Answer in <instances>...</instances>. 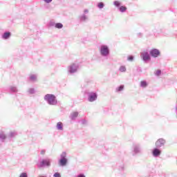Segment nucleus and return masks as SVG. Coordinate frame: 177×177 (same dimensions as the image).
Here are the masks:
<instances>
[{
    "label": "nucleus",
    "mask_w": 177,
    "mask_h": 177,
    "mask_svg": "<svg viewBox=\"0 0 177 177\" xmlns=\"http://www.w3.org/2000/svg\"><path fill=\"white\" fill-rule=\"evenodd\" d=\"M161 55L160 50L157 48H152L150 50L149 53L147 50H144L140 53V57L144 63H149L151 60V57H158Z\"/></svg>",
    "instance_id": "1"
},
{
    "label": "nucleus",
    "mask_w": 177,
    "mask_h": 177,
    "mask_svg": "<svg viewBox=\"0 0 177 177\" xmlns=\"http://www.w3.org/2000/svg\"><path fill=\"white\" fill-rule=\"evenodd\" d=\"M44 99L49 106H57V98L53 94H46L44 95Z\"/></svg>",
    "instance_id": "2"
},
{
    "label": "nucleus",
    "mask_w": 177,
    "mask_h": 177,
    "mask_svg": "<svg viewBox=\"0 0 177 177\" xmlns=\"http://www.w3.org/2000/svg\"><path fill=\"white\" fill-rule=\"evenodd\" d=\"M99 53L102 57L110 56V47L106 44H101L99 47Z\"/></svg>",
    "instance_id": "3"
},
{
    "label": "nucleus",
    "mask_w": 177,
    "mask_h": 177,
    "mask_svg": "<svg viewBox=\"0 0 177 177\" xmlns=\"http://www.w3.org/2000/svg\"><path fill=\"white\" fill-rule=\"evenodd\" d=\"M78 70H80V64L78 63H73L67 67L69 75H74V74L78 73Z\"/></svg>",
    "instance_id": "4"
},
{
    "label": "nucleus",
    "mask_w": 177,
    "mask_h": 177,
    "mask_svg": "<svg viewBox=\"0 0 177 177\" xmlns=\"http://www.w3.org/2000/svg\"><path fill=\"white\" fill-rule=\"evenodd\" d=\"M67 162H68V160L67 159V153L64 151L60 154L59 165V167H66L67 165Z\"/></svg>",
    "instance_id": "5"
},
{
    "label": "nucleus",
    "mask_w": 177,
    "mask_h": 177,
    "mask_svg": "<svg viewBox=\"0 0 177 177\" xmlns=\"http://www.w3.org/2000/svg\"><path fill=\"white\" fill-rule=\"evenodd\" d=\"M51 162H52V160L49 158L39 160V162H37V168H39V169L45 168V167H50Z\"/></svg>",
    "instance_id": "6"
},
{
    "label": "nucleus",
    "mask_w": 177,
    "mask_h": 177,
    "mask_svg": "<svg viewBox=\"0 0 177 177\" xmlns=\"http://www.w3.org/2000/svg\"><path fill=\"white\" fill-rule=\"evenodd\" d=\"M88 13H89V10L84 9L83 13L79 16L80 21H81V23H86V21L89 20Z\"/></svg>",
    "instance_id": "7"
},
{
    "label": "nucleus",
    "mask_w": 177,
    "mask_h": 177,
    "mask_svg": "<svg viewBox=\"0 0 177 177\" xmlns=\"http://www.w3.org/2000/svg\"><path fill=\"white\" fill-rule=\"evenodd\" d=\"M142 153V145L139 143H136L133 145L132 155L138 156Z\"/></svg>",
    "instance_id": "8"
},
{
    "label": "nucleus",
    "mask_w": 177,
    "mask_h": 177,
    "mask_svg": "<svg viewBox=\"0 0 177 177\" xmlns=\"http://www.w3.org/2000/svg\"><path fill=\"white\" fill-rule=\"evenodd\" d=\"M87 100L91 103L95 102V100H97V93L93 92L88 93Z\"/></svg>",
    "instance_id": "9"
},
{
    "label": "nucleus",
    "mask_w": 177,
    "mask_h": 177,
    "mask_svg": "<svg viewBox=\"0 0 177 177\" xmlns=\"http://www.w3.org/2000/svg\"><path fill=\"white\" fill-rule=\"evenodd\" d=\"M28 80L30 82H38V74L30 73Z\"/></svg>",
    "instance_id": "10"
},
{
    "label": "nucleus",
    "mask_w": 177,
    "mask_h": 177,
    "mask_svg": "<svg viewBox=\"0 0 177 177\" xmlns=\"http://www.w3.org/2000/svg\"><path fill=\"white\" fill-rule=\"evenodd\" d=\"M156 147L157 149H160V147H162L164 145H165V140L164 138H159L155 143Z\"/></svg>",
    "instance_id": "11"
},
{
    "label": "nucleus",
    "mask_w": 177,
    "mask_h": 177,
    "mask_svg": "<svg viewBox=\"0 0 177 177\" xmlns=\"http://www.w3.org/2000/svg\"><path fill=\"white\" fill-rule=\"evenodd\" d=\"M12 37V32L9 31H6L1 35V39L4 41H8Z\"/></svg>",
    "instance_id": "12"
},
{
    "label": "nucleus",
    "mask_w": 177,
    "mask_h": 177,
    "mask_svg": "<svg viewBox=\"0 0 177 177\" xmlns=\"http://www.w3.org/2000/svg\"><path fill=\"white\" fill-rule=\"evenodd\" d=\"M152 156L153 157H155V158H157V157H160L161 156V151L159 148H154L152 150Z\"/></svg>",
    "instance_id": "13"
},
{
    "label": "nucleus",
    "mask_w": 177,
    "mask_h": 177,
    "mask_svg": "<svg viewBox=\"0 0 177 177\" xmlns=\"http://www.w3.org/2000/svg\"><path fill=\"white\" fill-rule=\"evenodd\" d=\"M78 114H79V113L77 111L73 112L72 113H71L69 118H71V120L74 121V120H77V117H78Z\"/></svg>",
    "instance_id": "14"
},
{
    "label": "nucleus",
    "mask_w": 177,
    "mask_h": 177,
    "mask_svg": "<svg viewBox=\"0 0 177 177\" xmlns=\"http://www.w3.org/2000/svg\"><path fill=\"white\" fill-rule=\"evenodd\" d=\"M140 88H147L149 86V83L146 80H142L140 83Z\"/></svg>",
    "instance_id": "15"
},
{
    "label": "nucleus",
    "mask_w": 177,
    "mask_h": 177,
    "mask_svg": "<svg viewBox=\"0 0 177 177\" xmlns=\"http://www.w3.org/2000/svg\"><path fill=\"white\" fill-rule=\"evenodd\" d=\"M27 93H28V95H35V93H37V90L34 88H29L27 90Z\"/></svg>",
    "instance_id": "16"
},
{
    "label": "nucleus",
    "mask_w": 177,
    "mask_h": 177,
    "mask_svg": "<svg viewBox=\"0 0 177 177\" xmlns=\"http://www.w3.org/2000/svg\"><path fill=\"white\" fill-rule=\"evenodd\" d=\"M56 128L57 129V131H63V122H58L57 123V125H56Z\"/></svg>",
    "instance_id": "17"
},
{
    "label": "nucleus",
    "mask_w": 177,
    "mask_h": 177,
    "mask_svg": "<svg viewBox=\"0 0 177 177\" xmlns=\"http://www.w3.org/2000/svg\"><path fill=\"white\" fill-rule=\"evenodd\" d=\"M10 92H12L14 93H17V92H19L17 87L15 86H10Z\"/></svg>",
    "instance_id": "18"
},
{
    "label": "nucleus",
    "mask_w": 177,
    "mask_h": 177,
    "mask_svg": "<svg viewBox=\"0 0 177 177\" xmlns=\"http://www.w3.org/2000/svg\"><path fill=\"white\" fill-rule=\"evenodd\" d=\"M124 84H122L115 88V92L117 93L122 92V91H124Z\"/></svg>",
    "instance_id": "19"
},
{
    "label": "nucleus",
    "mask_w": 177,
    "mask_h": 177,
    "mask_svg": "<svg viewBox=\"0 0 177 177\" xmlns=\"http://www.w3.org/2000/svg\"><path fill=\"white\" fill-rule=\"evenodd\" d=\"M16 136H17V132L16 131H11L8 134V138H16Z\"/></svg>",
    "instance_id": "20"
},
{
    "label": "nucleus",
    "mask_w": 177,
    "mask_h": 177,
    "mask_svg": "<svg viewBox=\"0 0 177 177\" xmlns=\"http://www.w3.org/2000/svg\"><path fill=\"white\" fill-rule=\"evenodd\" d=\"M119 71H120V73H127V66H120L119 68Z\"/></svg>",
    "instance_id": "21"
},
{
    "label": "nucleus",
    "mask_w": 177,
    "mask_h": 177,
    "mask_svg": "<svg viewBox=\"0 0 177 177\" xmlns=\"http://www.w3.org/2000/svg\"><path fill=\"white\" fill-rule=\"evenodd\" d=\"M119 10L122 13H124V12H127V6H121L120 7H119Z\"/></svg>",
    "instance_id": "22"
},
{
    "label": "nucleus",
    "mask_w": 177,
    "mask_h": 177,
    "mask_svg": "<svg viewBox=\"0 0 177 177\" xmlns=\"http://www.w3.org/2000/svg\"><path fill=\"white\" fill-rule=\"evenodd\" d=\"M55 28H58V30H62V28H63V24L62 23L55 24Z\"/></svg>",
    "instance_id": "23"
},
{
    "label": "nucleus",
    "mask_w": 177,
    "mask_h": 177,
    "mask_svg": "<svg viewBox=\"0 0 177 177\" xmlns=\"http://www.w3.org/2000/svg\"><path fill=\"white\" fill-rule=\"evenodd\" d=\"M97 7L98 8V9H103V8H104V3L103 2H100L97 4Z\"/></svg>",
    "instance_id": "24"
},
{
    "label": "nucleus",
    "mask_w": 177,
    "mask_h": 177,
    "mask_svg": "<svg viewBox=\"0 0 177 177\" xmlns=\"http://www.w3.org/2000/svg\"><path fill=\"white\" fill-rule=\"evenodd\" d=\"M113 5L116 8H120V6H121V3L120 2V1H113Z\"/></svg>",
    "instance_id": "25"
},
{
    "label": "nucleus",
    "mask_w": 177,
    "mask_h": 177,
    "mask_svg": "<svg viewBox=\"0 0 177 177\" xmlns=\"http://www.w3.org/2000/svg\"><path fill=\"white\" fill-rule=\"evenodd\" d=\"M0 139H1V140H5V139H6V135H5V133H0Z\"/></svg>",
    "instance_id": "26"
},
{
    "label": "nucleus",
    "mask_w": 177,
    "mask_h": 177,
    "mask_svg": "<svg viewBox=\"0 0 177 177\" xmlns=\"http://www.w3.org/2000/svg\"><path fill=\"white\" fill-rule=\"evenodd\" d=\"M50 27H56V23L55 21H50L49 23Z\"/></svg>",
    "instance_id": "27"
},
{
    "label": "nucleus",
    "mask_w": 177,
    "mask_h": 177,
    "mask_svg": "<svg viewBox=\"0 0 177 177\" xmlns=\"http://www.w3.org/2000/svg\"><path fill=\"white\" fill-rule=\"evenodd\" d=\"M133 59H134V57H133V55H129V56L127 57V60H128L129 62H133Z\"/></svg>",
    "instance_id": "28"
},
{
    "label": "nucleus",
    "mask_w": 177,
    "mask_h": 177,
    "mask_svg": "<svg viewBox=\"0 0 177 177\" xmlns=\"http://www.w3.org/2000/svg\"><path fill=\"white\" fill-rule=\"evenodd\" d=\"M81 124L82 125H86V124H88V121H86V120H85V119H83L81 120Z\"/></svg>",
    "instance_id": "29"
},
{
    "label": "nucleus",
    "mask_w": 177,
    "mask_h": 177,
    "mask_svg": "<svg viewBox=\"0 0 177 177\" xmlns=\"http://www.w3.org/2000/svg\"><path fill=\"white\" fill-rule=\"evenodd\" d=\"M19 177H28V175H27V173L23 172L19 175Z\"/></svg>",
    "instance_id": "30"
},
{
    "label": "nucleus",
    "mask_w": 177,
    "mask_h": 177,
    "mask_svg": "<svg viewBox=\"0 0 177 177\" xmlns=\"http://www.w3.org/2000/svg\"><path fill=\"white\" fill-rule=\"evenodd\" d=\"M53 177H62V175H60V173L56 172L53 174Z\"/></svg>",
    "instance_id": "31"
},
{
    "label": "nucleus",
    "mask_w": 177,
    "mask_h": 177,
    "mask_svg": "<svg viewBox=\"0 0 177 177\" xmlns=\"http://www.w3.org/2000/svg\"><path fill=\"white\" fill-rule=\"evenodd\" d=\"M155 75H157L158 77L161 75V70H158L156 73Z\"/></svg>",
    "instance_id": "32"
},
{
    "label": "nucleus",
    "mask_w": 177,
    "mask_h": 177,
    "mask_svg": "<svg viewBox=\"0 0 177 177\" xmlns=\"http://www.w3.org/2000/svg\"><path fill=\"white\" fill-rule=\"evenodd\" d=\"M45 153H46V151L44 149H42L40 152V154H41L42 156H45Z\"/></svg>",
    "instance_id": "33"
},
{
    "label": "nucleus",
    "mask_w": 177,
    "mask_h": 177,
    "mask_svg": "<svg viewBox=\"0 0 177 177\" xmlns=\"http://www.w3.org/2000/svg\"><path fill=\"white\" fill-rule=\"evenodd\" d=\"M44 2H45V3H50V2H52V1H53V0H43Z\"/></svg>",
    "instance_id": "34"
},
{
    "label": "nucleus",
    "mask_w": 177,
    "mask_h": 177,
    "mask_svg": "<svg viewBox=\"0 0 177 177\" xmlns=\"http://www.w3.org/2000/svg\"><path fill=\"white\" fill-rule=\"evenodd\" d=\"M138 37H142L143 34L142 32H139L137 34Z\"/></svg>",
    "instance_id": "35"
},
{
    "label": "nucleus",
    "mask_w": 177,
    "mask_h": 177,
    "mask_svg": "<svg viewBox=\"0 0 177 177\" xmlns=\"http://www.w3.org/2000/svg\"><path fill=\"white\" fill-rule=\"evenodd\" d=\"M120 171H124V166H122V167H120Z\"/></svg>",
    "instance_id": "36"
}]
</instances>
